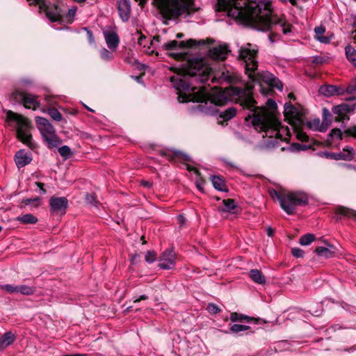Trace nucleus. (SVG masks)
I'll use <instances>...</instances> for the list:
<instances>
[{
    "mask_svg": "<svg viewBox=\"0 0 356 356\" xmlns=\"http://www.w3.org/2000/svg\"><path fill=\"white\" fill-rule=\"evenodd\" d=\"M217 7L218 10L226 11L228 16L242 24L261 31L270 30L272 42L275 40V35L292 32L291 24L284 17L273 15L269 0H218Z\"/></svg>",
    "mask_w": 356,
    "mask_h": 356,
    "instance_id": "1",
    "label": "nucleus"
},
{
    "mask_svg": "<svg viewBox=\"0 0 356 356\" xmlns=\"http://www.w3.org/2000/svg\"><path fill=\"white\" fill-rule=\"evenodd\" d=\"M252 86H248L245 90L237 88L236 95L241 99V104L251 112L248 115L252 116V124L255 129L263 132L264 143L268 147L277 145L279 141H288L291 132L288 127L281 125L277 114L276 102L269 99L267 100V107H257L252 97Z\"/></svg>",
    "mask_w": 356,
    "mask_h": 356,
    "instance_id": "2",
    "label": "nucleus"
},
{
    "mask_svg": "<svg viewBox=\"0 0 356 356\" xmlns=\"http://www.w3.org/2000/svg\"><path fill=\"white\" fill-rule=\"evenodd\" d=\"M258 49L255 45L247 43L241 47L239 50V58L245 63V73L252 83H259L261 92L264 95L268 94L262 88V84L265 83L268 87L275 88L280 90L283 89L282 82L273 74L269 72H257V55Z\"/></svg>",
    "mask_w": 356,
    "mask_h": 356,
    "instance_id": "3",
    "label": "nucleus"
},
{
    "mask_svg": "<svg viewBox=\"0 0 356 356\" xmlns=\"http://www.w3.org/2000/svg\"><path fill=\"white\" fill-rule=\"evenodd\" d=\"M284 115L285 120L291 126L297 139L302 142L308 140V136L302 130L305 124L302 120V108L296 107L291 105V103H286Z\"/></svg>",
    "mask_w": 356,
    "mask_h": 356,
    "instance_id": "4",
    "label": "nucleus"
},
{
    "mask_svg": "<svg viewBox=\"0 0 356 356\" xmlns=\"http://www.w3.org/2000/svg\"><path fill=\"white\" fill-rule=\"evenodd\" d=\"M186 73L196 81L204 83L211 76V67L202 58H193L187 61Z\"/></svg>",
    "mask_w": 356,
    "mask_h": 356,
    "instance_id": "5",
    "label": "nucleus"
},
{
    "mask_svg": "<svg viewBox=\"0 0 356 356\" xmlns=\"http://www.w3.org/2000/svg\"><path fill=\"white\" fill-rule=\"evenodd\" d=\"M280 198V207L289 215L295 213L297 207L308 204L307 195L303 192L285 193Z\"/></svg>",
    "mask_w": 356,
    "mask_h": 356,
    "instance_id": "6",
    "label": "nucleus"
},
{
    "mask_svg": "<svg viewBox=\"0 0 356 356\" xmlns=\"http://www.w3.org/2000/svg\"><path fill=\"white\" fill-rule=\"evenodd\" d=\"M7 118L8 120L14 121L17 123V134L18 138L24 144L32 148L31 134V124L29 120L21 115L17 114L13 111H8Z\"/></svg>",
    "mask_w": 356,
    "mask_h": 356,
    "instance_id": "7",
    "label": "nucleus"
},
{
    "mask_svg": "<svg viewBox=\"0 0 356 356\" xmlns=\"http://www.w3.org/2000/svg\"><path fill=\"white\" fill-rule=\"evenodd\" d=\"M35 120L38 128L49 147H56L60 143L59 138L56 134L54 128L49 120L42 117H37Z\"/></svg>",
    "mask_w": 356,
    "mask_h": 356,
    "instance_id": "8",
    "label": "nucleus"
},
{
    "mask_svg": "<svg viewBox=\"0 0 356 356\" xmlns=\"http://www.w3.org/2000/svg\"><path fill=\"white\" fill-rule=\"evenodd\" d=\"M170 81L174 88H175L178 91L177 98L179 102L184 103L193 100L189 95L182 92L185 91L194 90L193 88L191 86V84L188 81V77L186 75L178 73L170 78Z\"/></svg>",
    "mask_w": 356,
    "mask_h": 356,
    "instance_id": "9",
    "label": "nucleus"
},
{
    "mask_svg": "<svg viewBox=\"0 0 356 356\" xmlns=\"http://www.w3.org/2000/svg\"><path fill=\"white\" fill-rule=\"evenodd\" d=\"M30 4L39 5L40 12H44L47 18L52 22L60 20V9L56 4L57 0H27Z\"/></svg>",
    "mask_w": 356,
    "mask_h": 356,
    "instance_id": "10",
    "label": "nucleus"
},
{
    "mask_svg": "<svg viewBox=\"0 0 356 356\" xmlns=\"http://www.w3.org/2000/svg\"><path fill=\"white\" fill-rule=\"evenodd\" d=\"M355 107V104L353 102L343 103L333 106L332 111L336 115L335 120L337 122L348 120V115L354 111Z\"/></svg>",
    "mask_w": 356,
    "mask_h": 356,
    "instance_id": "11",
    "label": "nucleus"
},
{
    "mask_svg": "<svg viewBox=\"0 0 356 356\" xmlns=\"http://www.w3.org/2000/svg\"><path fill=\"white\" fill-rule=\"evenodd\" d=\"M159 261V266L161 268L165 270L174 268L176 264L175 251L172 249H167L161 254Z\"/></svg>",
    "mask_w": 356,
    "mask_h": 356,
    "instance_id": "12",
    "label": "nucleus"
},
{
    "mask_svg": "<svg viewBox=\"0 0 356 356\" xmlns=\"http://www.w3.org/2000/svg\"><path fill=\"white\" fill-rule=\"evenodd\" d=\"M51 211L54 213H64L68 205V201L66 197H51L49 200Z\"/></svg>",
    "mask_w": 356,
    "mask_h": 356,
    "instance_id": "13",
    "label": "nucleus"
},
{
    "mask_svg": "<svg viewBox=\"0 0 356 356\" xmlns=\"http://www.w3.org/2000/svg\"><path fill=\"white\" fill-rule=\"evenodd\" d=\"M195 41L193 40H189L186 42L181 41L178 42L175 40H172L168 42H165L161 44V49L163 50H177L179 49H184L186 47H191L195 45Z\"/></svg>",
    "mask_w": 356,
    "mask_h": 356,
    "instance_id": "14",
    "label": "nucleus"
},
{
    "mask_svg": "<svg viewBox=\"0 0 356 356\" xmlns=\"http://www.w3.org/2000/svg\"><path fill=\"white\" fill-rule=\"evenodd\" d=\"M229 51L227 45L220 44L210 49L209 56L213 60H224L227 58Z\"/></svg>",
    "mask_w": 356,
    "mask_h": 356,
    "instance_id": "15",
    "label": "nucleus"
},
{
    "mask_svg": "<svg viewBox=\"0 0 356 356\" xmlns=\"http://www.w3.org/2000/svg\"><path fill=\"white\" fill-rule=\"evenodd\" d=\"M104 37L107 47L111 51H115L120 43V38L117 33L113 30L104 31Z\"/></svg>",
    "mask_w": 356,
    "mask_h": 356,
    "instance_id": "16",
    "label": "nucleus"
},
{
    "mask_svg": "<svg viewBox=\"0 0 356 356\" xmlns=\"http://www.w3.org/2000/svg\"><path fill=\"white\" fill-rule=\"evenodd\" d=\"M118 10L120 17L123 22H127L130 17L131 5L129 0H118Z\"/></svg>",
    "mask_w": 356,
    "mask_h": 356,
    "instance_id": "17",
    "label": "nucleus"
},
{
    "mask_svg": "<svg viewBox=\"0 0 356 356\" xmlns=\"http://www.w3.org/2000/svg\"><path fill=\"white\" fill-rule=\"evenodd\" d=\"M22 100L25 108L35 110L40 106L38 97L29 93L21 94Z\"/></svg>",
    "mask_w": 356,
    "mask_h": 356,
    "instance_id": "18",
    "label": "nucleus"
},
{
    "mask_svg": "<svg viewBox=\"0 0 356 356\" xmlns=\"http://www.w3.org/2000/svg\"><path fill=\"white\" fill-rule=\"evenodd\" d=\"M239 75L233 70H225L221 72L218 78V81L220 83L226 82L227 83H236L240 81Z\"/></svg>",
    "mask_w": 356,
    "mask_h": 356,
    "instance_id": "19",
    "label": "nucleus"
},
{
    "mask_svg": "<svg viewBox=\"0 0 356 356\" xmlns=\"http://www.w3.org/2000/svg\"><path fill=\"white\" fill-rule=\"evenodd\" d=\"M307 126L312 130L324 132L330 127V122H324L323 120L321 122L319 119L316 118L308 121Z\"/></svg>",
    "mask_w": 356,
    "mask_h": 356,
    "instance_id": "20",
    "label": "nucleus"
},
{
    "mask_svg": "<svg viewBox=\"0 0 356 356\" xmlns=\"http://www.w3.org/2000/svg\"><path fill=\"white\" fill-rule=\"evenodd\" d=\"M325 243L327 247H317L315 249L314 252L321 257H324L325 259L331 258L335 254L334 247L332 245L327 243L326 241H325Z\"/></svg>",
    "mask_w": 356,
    "mask_h": 356,
    "instance_id": "21",
    "label": "nucleus"
},
{
    "mask_svg": "<svg viewBox=\"0 0 356 356\" xmlns=\"http://www.w3.org/2000/svg\"><path fill=\"white\" fill-rule=\"evenodd\" d=\"M15 163L18 168L24 167L31 161V158L24 150L18 151L15 156Z\"/></svg>",
    "mask_w": 356,
    "mask_h": 356,
    "instance_id": "22",
    "label": "nucleus"
},
{
    "mask_svg": "<svg viewBox=\"0 0 356 356\" xmlns=\"http://www.w3.org/2000/svg\"><path fill=\"white\" fill-rule=\"evenodd\" d=\"M314 32L316 34L315 38L318 41L321 42V43H324V44H328L330 42L332 35H330V36L323 35V34L325 32V28L324 26H320L316 27L314 29Z\"/></svg>",
    "mask_w": 356,
    "mask_h": 356,
    "instance_id": "23",
    "label": "nucleus"
},
{
    "mask_svg": "<svg viewBox=\"0 0 356 356\" xmlns=\"http://www.w3.org/2000/svg\"><path fill=\"white\" fill-rule=\"evenodd\" d=\"M336 213L341 216V217H346L356 220V211L351 209L339 207L336 209Z\"/></svg>",
    "mask_w": 356,
    "mask_h": 356,
    "instance_id": "24",
    "label": "nucleus"
},
{
    "mask_svg": "<svg viewBox=\"0 0 356 356\" xmlns=\"http://www.w3.org/2000/svg\"><path fill=\"white\" fill-rule=\"evenodd\" d=\"M15 340V336L11 332H6L0 338V350L12 344Z\"/></svg>",
    "mask_w": 356,
    "mask_h": 356,
    "instance_id": "25",
    "label": "nucleus"
},
{
    "mask_svg": "<svg viewBox=\"0 0 356 356\" xmlns=\"http://www.w3.org/2000/svg\"><path fill=\"white\" fill-rule=\"evenodd\" d=\"M211 180L213 187L220 191H227L225 180L218 176H211Z\"/></svg>",
    "mask_w": 356,
    "mask_h": 356,
    "instance_id": "26",
    "label": "nucleus"
},
{
    "mask_svg": "<svg viewBox=\"0 0 356 356\" xmlns=\"http://www.w3.org/2000/svg\"><path fill=\"white\" fill-rule=\"evenodd\" d=\"M320 92L326 96H332L341 94V89L335 86H325L321 87Z\"/></svg>",
    "mask_w": 356,
    "mask_h": 356,
    "instance_id": "27",
    "label": "nucleus"
},
{
    "mask_svg": "<svg viewBox=\"0 0 356 356\" xmlns=\"http://www.w3.org/2000/svg\"><path fill=\"white\" fill-rule=\"evenodd\" d=\"M250 277L255 283L264 284L266 283V278L261 271L257 269H252L250 271Z\"/></svg>",
    "mask_w": 356,
    "mask_h": 356,
    "instance_id": "28",
    "label": "nucleus"
},
{
    "mask_svg": "<svg viewBox=\"0 0 356 356\" xmlns=\"http://www.w3.org/2000/svg\"><path fill=\"white\" fill-rule=\"evenodd\" d=\"M223 207L219 208V211L231 212L236 208L235 201L233 199H227L222 201Z\"/></svg>",
    "mask_w": 356,
    "mask_h": 356,
    "instance_id": "29",
    "label": "nucleus"
},
{
    "mask_svg": "<svg viewBox=\"0 0 356 356\" xmlns=\"http://www.w3.org/2000/svg\"><path fill=\"white\" fill-rule=\"evenodd\" d=\"M345 51L348 60L356 67V50L352 46L348 45Z\"/></svg>",
    "mask_w": 356,
    "mask_h": 356,
    "instance_id": "30",
    "label": "nucleus"
},
{
    "mask_svg": "<svg viewBox=\"0 0 356 356\" xmlns=\"http://www.w3.org/2000/svg\"><path fill=\"white\" fill-rule=\"evenodd\" d=\"M18 220L24 224H35L38 218L31 213H27L18 218Z\"/></svg>",
    "mask_w": 356,
    "mask_h": 356,
    "instance_id": "31",
    "label": "nucleus"
},
{
    "mask_svg": "<svg viewBox=\"0 0 356 356\" xmlns=\"http://www.w3.org/2000/svg\"><path fill=\"white\" fill-rule=\"evenodd\" d=\"M315 240V236L312 234H307L300 238L299 243L302 245H308Z\"/></svg>",
    "mask_w": 356,
    "mask_h": 356,
    "instance_id": "32",
    "label": "nucleus"
},
{
    "mask_svg": "<svg viewBox=\"0 0 356 356\" xmlns=\"http://www.w3.org/2000/svg\"><path fill=\"white\" fill-rule=\"evenodd\" d=\"M236 109L232 107L222 112L220 115V118H222L223 120H229L234 118L236 115Z\"/></svg>",
    "mask_w": 356,
    "mask_h": 356,
    "instance_id": "33",
    "label": "nucleus"
},
{
    "mask_svg": "<svg viewBox=\"0 0 356 356\" xmlns=\"http://www.w3.org/2000/svg\"><path fill=\"white\" fill-rule=\"evenodd\" d=\"M114 51H111L106 49V48H102L100 50V57L103 60L105 61H110L113 58V52Z\"/></svg>",
    "mask_w": 356,
    "mask_h": 356,
    "instance_id": "34",
    "label": "nucleus"
},
{
    "mask_svg": "<svg viewBox=\"0 0 356 356\" xmlns=\"http://www.w3.org/2000/svg\"><path fill=\"white\" fill-rule=\"evenodd\" d=\"M353 156V149L352 147H347L343 149V152L339 154V159L343 160H351Z\"/></svg>",
    "mask_w": 356,
    "mask_h": 356,
    "instance_id": "35",
    "label": "nucleus"
},
{
    "mask_svg": "<svg viewBox=\"0 0 356 356\" xmlns=\"http://www.w3.org/2000/svg\"><path fill=\"white\" fill-rule=\"evenodd\" d=\"M252 319H253V318H250V317H249L248 316H245V315H243V314H237L236 312L232 313L231 316H230V320L232 322L243 321H245V320H246L248 321H250Z\"/></svg>",
    "mask_w": 356,
    "mask_h": 356,
    "instance_id": "36",
    "label": "nucleus"
},
{
    "mask_svg": "<svg viewBox=\"0 0 356 356\" xmlns=\"http://www.w3.org/2000/svg\"><path fill=\"white\" fill-rule=\"evenodd\" d=\"M58 151L60 156L65 159L70 158L72 154L71 149L67 145H63L59 147Z\"/></svg>",
    "mask_w": 356,
    "mask_h": 356,
    "instance_id": "37",
    "label": "nucleus"
},
{
    "mask_svg": "<svg viewBox=\"0 0 356 356\" xmlns=\"http://www.w3.org/2000/svg\"><path fill=\"white\" fill-rule=\"evenodd\" d=\"M20 292L19 293L24 295V296H30L34 293L35 289V287L28 286L26 284H22L20 285Z\"/></svg>",
    "mask_w": 356,
    "mask_h": 356,
    "instance_id": "38",
    "label": "nucleus"
},
{
    "mask_svg": "<svg viewBox=\"0 0 356 356\" xmlns=\"http://www.w3.org/2000/svg\"><path fill=\"white\" fill-rule=\"evenodd\" d=\"M250 328V326L241 325V324H234L230 327V331L232 333H238L240 332L246 331Z\"/></svg>",
    "mask_w": 356,
    "mask_h": 356,
    "instance_id": "39",
    "label": "nucleus"
},
{
    "mask_svg": "<svg viewBox=\"0 0 356 356\" xmlns=\"http://www.w3.org/2000/svg\"><path fill=\"white\" fill-rule=\"evenodd\" d=\"M342 132L340 129H333L331 132L330 133L328 137L330 138V140H339L342 139Z\"/></svg>",
    "mask_w": 356,
    "mask_h": 356,
    "instance_id": "40",
    "label": "nucleus"
},
{
    "mask_svg": "<svg viewBox=\"0 0 356 356\" xmlns=\"http://www.w3.org/2000/svg\"><path fill=\"white\" fill-rule=\"evenodd\" d=\"M48 113L54 120L58 122L62 120L61 113L54 108H49L48 111Z\"/></svg>",
    "mask_w": 356,
    "mask_h": 356,
    "instance_id": "41",
    "label": "nucleus"
},
{
    "mask_svg": "<svg viewBox=\"0 0 356 356\" xmlns=\"http://www.w3.org/2000/svg\"><path fill=\"white\" fill-rule=\"evenodd\" d=\"M227 101V98L224 96L223 94H219L214 97L212 102L216 105H224Z\"/></svg>",
    "mask_w": 356,
    "mask_h": 356,
    "instance_id": "42",
    "label": "nucleus"
},
{
    "mask_svg": "<svg viewBox=\"0 0 356 356\" xmlns=\"http://www.w3.org/2000/svg\"><path fill=\"white\" fill-rule=\"evenodd\" d=\"M157 254L154 251H147L145 254V261L147 263H153L156 261Z\"/></svg>",
    "mask_w": 356,
    "mask_h": 356,
    "instance_id": "43",
    "label": "nucleus"
},
{
    "mask_svg": "<svg viewBox=\"0 0 356 356\" xmlns=\"http://www.w3.org/2000/svg\"><path fill=\"white\" fill-rule=\"evenodd\" d=\"M207 311L211 314H216L220 312L218 305L213 303H209L207 307Z\"/></svg>",
    "mask_w": 356,
    "mask_h": 356,
    "instance_id": "44",
    "label": "nucleus"
},
{
    "mask_svg": "<svg viewBox=\"0 0 356 356\" xmlns=\"http://www.w3.org/2000/svg\"><path fill=\"white\" fill-rule=\"evenodd\" d=\"M0 289L1 290L6 291L8 293H10V294L15 293V286L14 285H12V284L1 285L0 284Z\"/></svg>",
    "mask_w": 356,
    "mask_h": 356,
    "instance_id": "45",
    "label": "nucleus"
},
{
    "mask_svg": "<svg viewBox=\"0 0 356 356\" xmlns=\"http://www.w3.org/2000/svg\"><path fill=\"white\" fill-rule=\"evenodd\" d=\"M323 118L324 122H330V124L331 123L332 115L330 112L326 108H323Z\"/></svg>",
    "mask_w": 356,
    "mask_h": 356,
    "instance_id": "46",
    "label": "nucleus"
},
{
    "mask_svg": "<svg viewBox=\"0 0 356 356\" xmlns=\"http://www.w3.org/2000/svg\"><path fill=\"white\" fill-rule=\"evenodd\" d=\"M291 253L296 258L302 257L304 254L303 250L298 248H292Z\"/></svg>",
    "mask_w": 356,
    "mask_h": 356,
    "instance_id": "47",
    "label": "nucleus"
},
{
    "mask_svg": "<svg viewBox=\"0 0 356 356\" xmlns=\"http://www.w3.org/2000/svg\"><path fill=\"white\" fill-rule=\"evenodd\" d=\"M308 148V146L305 145H300L298 143H294L292 145V150L293 151H300V150H305Z\"/></svg>",
    "mask_w": 356,
    "mask_h": 356,
    "instance_id": "48",
    "label": "nucleus"
},
{
    "mask_svg": "<svg viewBox=\"0 0 356 356\" xmlns=\"http://www.w3.org/2000/svg\"><path fill=\"white\" fill-rule=\"evenodd\" d=\"M284 194H285V193H280L275 190L270 192V195L271 197L272 198L276 197L279 200L280 202V199H281L280 197H283Z\"/></svg>",
    "mask_w": 356,
    "mask_h": 356,
    "instance_id": "49",
    "label": "nucleus"
},
{
    "mask_svg": "<svg viewBox=\"0 0 356 356\" xmlns=\"http://www.w3.org/2000/svg\"><path fill=\"white\" fill-rule=\"evenodd\" d=\"M169 56L177 60H181L185 57V55L182 53H170L169 54Z\"/></svg>",
    "mask_w": 356,
    "mask_h": 356,
    "instance_id": "50",
    "label": "nucleus"
},
{
    "mask_svg": "<svg viewBox=\"0 0 356 356\" xmlns=\"http://www.w3.org/2000/svg\"><path fill=\"white\" fill-rule=\"evenodd\" d=\"M345 134H348L350 136H352L355 138H356V127H351L350 129H348Z\"/></svg>",
    "mask_w": 356,
    "mask_h": 356,
    "instance_id": "51",
    "label": "nucleus"
},
{
    "mask_svg": "<svg viewBox=\"0 0 356 356\" xmlns=\"http://www.w3.org/2000/svg\"><path fill=\"white\" fill-rule=\"evenodd\" d=\"M86 200L90 204H93L95 202V197L92 194L87 193L86 195Z\"/></svg>",
    "mask_w": 356,
    "mask_h": 356,
    "instance_id": "52",
    "label": "nucleus"
},
{
    "mask_svg": "<svg viewBox=\"0 0 356 356\" xmlns=\"http://www.w3.org/2000/svg\"><path fill=\"white\" fill-rule=\"evenodd\" d=\"M85 30H86V31H87L88 38L90 43H94L95 38L93 37L92 33L86 28H85Z\"/></svg>",
    "mask_w": 356,
    "mask_h": 356,
    "instance_id": "53",
    "label": "nucleus"
},
{
    "mask_svg": "<svg viewBox=\"0 0 356 356\" xmlns=\"http://www.w3.org/2000/svg\"><path fill=\"white\" fill-rule=\"evenodd\" d=\"M35 184L40 188V192H41L42 194H45L46 193L47 191L44 189V184L42 183H41V182H35Z\"/></svg>",
    "mask_w": 356,
    "mask_h": 356,
    "instance_id": "54",
    "label": "nucleus"
},
{
    "mask_svg": "<svg viewBox=\"0 0 356 356\" xmlns=\"http://www.w3.org/2000/svg\"><path fill=\"white\" fill-rule=\"evenodd\" d=\"M346 91L348 93L352 94L356 92V86H348Z\"/></svg>",
    "mask_w": 356,
    "mask_h": 356,
    "instance_id": "55",
    "label": "nucleus"
},
{
    "mask_svg": "<svg viewBox=\"0 0 356 356\" xmlns=\"http://www.w3.org/2000/svg\"><path fill=\"white\" fill-rule=\"evenodd\" d=\"M186 165V169L187 170L191 172V171H194V172L197 175L199 176L200 175V173H199V171L194 167H192L190 165L187 164Z\"/></svg>",
    "mask_w": 356,
    "mask_h": 356,
    "instance_id": "56",
    "label": "nucleus"
},
{
    "mask_svg": "<svg viewBox=\"0 0 356 356\" xmlns=\"http://www.w3.org/2000/svg\"><path fill=\"white\" fill-rule=\"evenodd\" d=\"M32 202H40V197H36L33 200L32 199H27L26 200H25V204L26 205H29V204H31Z\"/></svg>",
    "mask_w": 356,
    "mask_h": 356,
    "instance_id": "57",
    "label": "nucleus"
},
{
    "mask_svg": "<svg viewBox=\"0 0 356 356\" xmlns=\"http://www.w3.org/2000/svg\"><path fill=\"white\" fill-rule=\"evenodd\" d=\"M147 298H148V297H147L146 295H142V296H140L139 298H138L135 299V300H134V303H137V302H140V301H141V300H147Z\"/></svg>",
    "mask_w": 356,
    "mask_h": 356,
    "instance_id": "58",
    "label": "nucleus"
},
{
    "mask_svg": "<svg viewBox=\"0 0 356 356\" xmlns=\"http://www.w3.org/2000/svg\"><path fill=\"white\" fill-rule=\"evenodd\" d=\"M176 156H179V157H180V158H181V159H183L184 161H189V160H190V159H189V156H186V155H185V154H182V153H181V152H177V153H176Z\"/></svg>",
    "mask_w": 356,
    "mask_h": 356,
    "instance_id": "59",
    "label": "nucleus"
},
{
    "mask_svg": "<svg viewBox=\"0 0 356 356\" xmlns=\"http://www.w3.org/2000/svg\"><path fill=\"white\" fill-rule=\"evenodd\" d=\"M204 184V181H196V186L200 191H203L202 185Z\"/></svg>",
    "mask_w": 356,
    "mask_h": 356,
    "instance_id": "60",
    "label": "nucleus"
},
{
    "mask_svg": "<svg viewBox=\"0 0 356 356\" xmlns=\"http://www.w3.org/2000/svg\"><path fill=\"white\" fill-rule=\"evenodd\" d=\"M76 13V8H71L68 10V15L70 17H74Z\"/></svg>",
    "mask_w": 356,
    "mask_h": 356,
    "instance_id": "61",
    "label": "nucleus"
},
{
    "mask_svg": "<svg viewBox=\"0 0 356 356\" xmlns=\"http://www.w3.org/2000/svg\"><path fill=\"white\" fill-rule=\"evenodd\" d=\"M178 221L180 224H184L185 222V218L182 215H179L178 217Z\"/></svg>",
    "mask_w": 356,
    "mask_h": 356,
    "instance_id": "62",
    "label": "nucleus"
},
{
    "mask_svg": "<svg viewBox=\"0 0 356 356\" xmlns=\"http://www.w3.org/2000/svg\"><path fill=\"white\" fill-rule=\"evenodd\" d=\"M267 234L269 236H272L273 234V229L270 227H268L267 229Z\"/></svg>",
    "mask_w": 356,
    "mask_h": 356,
    "instance_id": "63",
    "label": "nucleus"
},
{
    "mask_svg": "<svg viewBox=\"0 0 356 356\" xmlns=\"http://www.w3.org/2000/svg\"><path fill=\"white\" fill-rule=\"evenodd\" d=\"M160 42V36H159V35L154 36V38H153V42Z\"/></svg>",
    "mask_w": 356,
    "mask_h": 356,
    "instance_id": "64",
    "label": "nucleus"
}]
</instances>
